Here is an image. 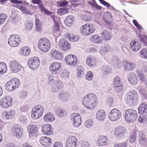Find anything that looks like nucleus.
Masks as SVG:
<instances>
[{
	"label": "nucleus",
	"mask_w": 147,
	"mask_h": 147,
	"mask_svg": "<svg viewBox=\"0 0 147 147\" xmlns=\"http://www.w3.org/2000/svg\"><path fill=\"white\" fill-rule=\"evenodd\" d=\"M97 101L96 95L94 93H90L84 97L82 100V104L86 109L92 111L96 107Z\"/></svg>",
	"instance_id": "1"
},
{
	"label": "nucleus",
	"mask_w": 147,
	"mask_h": 147,
	"mask_svg": "<svg viewBox=\"0 0 147 147\" xmlns=\"http://www.w3.org/2000/svg\"><path fill=\"white\" fill-rule=\"evenodd\" d=\"M44 108L40 105H36L34 106L31 111V117L34 119H39L43 114Z\"/></svg>",
	"instance_id": "2"
},
{
	"label": "nucleus",
	"mask_w": 147,
	"mask_h": 147,
	"mask_svg": "<svg viewBox=\"0 0 147 147\" xmlns=\"http://www.w3.org/2000/svg\"><path fill=\"white\" fill-rule=\"evenodd\" d=\"M125 120L127 123H133L137 119L138 113L135 110L127 109L125 111Z\"/></svg>",
	"instance_id": "3"
},
{
	"label": "nucleus",
	"mask_w": 147,
	"mask_h": 147,
	"mask_svg": "<svg viewBox=\"0 0 147 147\" xmlns=\"http://www.w3.org/2000/svg\"><path fill=\"white\" fill-rule=\"evenodd\" d=\"M139 101L138 94L135 90H133L128 93L126 97V102L129 105L134 106Z\"/></svg>",
	"instance_id": "4"
},
{
	"label": "nucleus",
	"mask_w": 147,
	"mask_h": 147,
	"mask_svg": "<svg viewBox=\"0 0 147 147\" xmlns=\"http://www.w3.org/2000/svg\"><path fill=\"white\" fill-rule=\"evenodd\" d=\"M51 43L50 40L47 38H43L40 39L38 43L39 49L44 53L48 52L50 49Z\"/></svg>",
	"instance_id": "5"
},
{
	"label": "nucleus",
	"mask_w": 147,
	"mask_h": 147,
	"mask_svg": "<svg viewBox=\"0 0 147 147\" xmlns=\"http://www.w3.org/2000/svg\"><path fill=\"white\" fill-rule=\"evenodd\" d=\"M20 84V81L18 79L13 78L6 83L5 87L6 90L9 92H11L18 88Z\"/></svg>",
	"instance_id": "6"
},
{
	"label": "nucleus",
	"mask_w": 147,
	"mask_h": 147,
	"mask_svg": "<svg viewBox=\"0 0 147 147\" xmlns=\"http://www.w3.org/2000/svg\"><path fill=\"white\" fill-rule=\"evenodd\" d=\"M94 26L92 24H86L82 26L81 30L82 34L85 36H88L91 35L95 31Z\"/></svg>",
	"instance_id": "7"
},
{
	"label": "nucleus",
	"mask_w": 147,
	"mask_h": 147,
	"mask_svg": "<svg viewBox=\"0 0 147 147\" xmlns=\"http://www.w3.org/2000/svg\"><path fill=\"white\" fill-rule=\"evenodd\" d=\"M9 66L12 73H17L23 68L22 67L19 62L16 60H12L9 62Z\"/></svg>",
	"instance_id": "8"
},
{
	"label": "nucleus",
	"mask_w": 147,
	"mask_h": 147,
	"mask_svg": "<svg viewBox=\"0 0 147 147\" xmlns=\"http://www.w3.org/2000/svg\"><path fill=\"white\" fill-rule=\"evenodd\" d=\"M21 37L19 35L12 34L9 38L8 43L11 47H17L21 42Z\"/></svg>",
	"instance_id": "9"
},
{
	"label": "nucleus",
	"mask_w": 147,
	"mask_h": 147,
	"mask_svg": "<svg viewBox=\"0 0 147 147\" xmlns=\"http://www.w3.org/2000/svg\"><path fill=\"white\" fill-rule=\"evenodd\" d=\"M121 116V111L118 109L115 108L111 110L109 113V119L111 121H115L119 119Z\"/></svg>",
	"instance_id": "10"
},
{
	"label": "nucleus",
	"mask_w": 147,
	"mask_h": 147,
	"mask_svg": "<svg viewBox=\"0 0 147 147\" xmlns=\"http://www.w3.org/2000/svg\"><path fill=\"white\" fill-rule=\"evenodd\" d=\"M70 119L73 122L74 127H79L82 123L81 117L80 114L77 113H72L70 116Z\"/></svg>",
	"instance_id": "11"
},
{
	"label": "nucleus",
	"mask_w": 147,
	"mask_h": 147,
	"mask_svg": "<svg viewBox=\"0 0 147 147\" xmlns=\"http://www.w3.org/2000/svg\"><path fill=\"white\" fill-rule=\"evenodd\" d=\"M12 102V98L11 97L6 96L0 100V107L2 108L7 109L11 105Z\"/></svg>",
	"instance_id": "12"
},
{
	"label": "nucleus",
	"mask_w": 147,
	"mask_h": 147,
	"mask_svg": "<svg viewBox=\"0 0 147 147\" xmlns=\"http://www.w3.org/2000/svg\"><path fill=\"white\" fill-rule=\"evenodd\" d=\"M40 62L39 58L34 57L29 59L28 61L29 67L33 70H36L39 67Z\"/></svg>",
	"instance_id": "13"
},
{
	"label": "nucleus",
	"mask_w": 147,
	"mask_h": 147,
	"mask_svg": "<svg viewBox=\"0 0 147 147\" xmlns=\"http://www.w3.org/2000/svg\"><path fill=\"white\" fill-rule=\"evenodd\" d=\"M78 140L76 137L69 136L66 140L65 147H76Z\"/></svg>",
	"instance_id": "14"
},
{
	"label": "nucleus",
	"mask_w": 147,
	"mask_h": 147,
	"mask_svg": "<svg viewBox=\"0 0 147 147\" xmlns=\"http://www.w3.org/2000/svg\"><path fill=\"white\" fill-rule=\"evenodd\" d=\"M65 60L67 64L72 66L75 65L77 63L76 57L72 55L66 56Z\"/></svg>",
	"instance_id": "15"
},
{
	"label": "nucleus",
	"mask_w": 147,
	"mask_h": 147,
	"mask_svg": "<svg viewBox=\"0 0 147 147\" xmlns=\"http://www.w3.org/2000/svg\"><path fill=\"white\" fill-rule=\"evenodd\" d=\"M113 85L115 90L117 92L119 93L122 90V83L121 82L120 78L118 76H116L114 78L113 82Z\"/></svg>",
	"instance_id": "16"
},
{
	"label": "nucleus",
	"mask_w": 147,
	"mask_h": 147,
	"mask_svg": "<svg viewBox=\"0 0 147 147\" xmlns=\"http://www.w3.org/2000/svg\"><path fill=\"white\" fill-rule=\"evenodd\" d=\"M60 48L63 51H66L70 48V45L68 42L63 39H61L58 43Z\"/></svg>",
	"instance_id": "17"
},
{
	"label": "nucleus",
	"mask_w": 147,
	"mask_h": 147,
	"mask_svg": "<svg viewBox=\"0 0 147 147\" xmlns=\"http://www.w3.org/2000/svg\"><path fill=\"white\" fill-rule=\"evenodd\" d=\"M61 63L58 62H54L50 65L49 69L51 72L54 74L57 73L60 68Z\"/></svg>",
	"instance_id": "18"
},
{
	"label": "nucleus",
	"mask_w": 147,
	"mask_h": 147,
	"mask_svg": "<svg viewBox=\"0 0 147 147\" xmlns=\"http://www.w3.org/2000/svg\"><path fill=\"white\" fill-rule=\"evenodd\" d=\"M126 133V129L124 127H118L115 129L114 134L115 136L118 137H122L125 136Z\"/></svg>",
	"instance_id": "19"
},
{
	"label": "nucleus",
	"mask_w": 147,
	"mask_h": 147,
	"mask_svg": "<svg viewBox=\"0 0 147 147\" xmlns=\"http://www.w3.org/2000/svg\"><path fill=\"white\" fill-rule=\"evenodd\" d=\"M85 61L86 65L89 67H94L96 65V60L94 57L91 56H87Z\"/></svg>",
	"instance_id": "20"
},
{
	"label": "nucleus",
	"mask_w": 147,
	"mask_h": 147,
	"mask_svg": "<svg viewBox=\"0 0 147 147\" xmlns=\"http://www.w3.org/2000/svg\"><path fill=\"white\" fill-rule=\"evenodd\" d=\"M51 55L52 57L55 60H59L63 58L62 53L55 49L51 50Z\"/></svg>",
	"instance_id": "21"
},
{
	"label": "nucleus",
	"mask_w": 147,
	"mask_h": 147,
	"mask_svg": "<svg viewBox=\"0 0 147 147\" xmlns=\"http://www.w3.org/2000/svg\"><path fill=\"white\" fill-rule=\"evenodd\" d=\"M51 126L49 124L43 125L41 127L42 132L45 134L49 136L53 134V132L51 130Z\"/></svg>",
	"instance_id": "22"
},
{
	"label": "nucleus",
	"mask_w": 147,
	"mask_h": 147,
	"mask_svg": "<svg viewBox=\"0 0 147 147\" xmlns=\"http://www.w3.org/2000/svg\"><path fill=\"white\" fill-rule=\"evenodd\" d=\"M30 131L29 136L30 138H35L36 136L38 131V128L36 125H31L29 126Z\"/></svg>",
	"instance_id": "23"
},
{
	"label": "nucleus",
	"mask_w": 147,
	"mask_h": 147,
	"mask_svg": "<svg viewBox=\"0 0 147 147\" xmlns=\"http://www.w3.org/2000/svg\"><path fill=\"white\" fill-rule=\"evenodd\" d=\"M40 141L42 145L46 147L50 146L53 142L51 139L47 137H42L40 138Z\"/></svg>",
	"instance_id": "24"
},
{
	"label": "nucleus",
	"mask_w": 147,
	"mask_h": 147,
	"mask_svg": "<svg viewBox=\"0 0 147 147\" xmlns=\"http://www.w3.org/2000/svg\"><path fill=\"white\" fill-rule=\"evenodd\" d=\"M12 130L13 135L17 138H19L21 137L23 129L21 127L15 126L12 128Z\"/></svg>",
	"instance_id": "25"
},
{
	"label": "nucleus",
	"mask_w": 147,
	"mask_h": 147,
	"mask_svg": "<svg viewBox=\"0 0 147 147\" xmlns=\"http://www.w3.org/2000/svg\"><path fill=\"white\" fill-rule=\"evenodd\" d=\"M129 47L131 50L136 52L139 50L141 46V44L138 42L134 40L131 41L130 42Z\"/></svg>",
	"instance_id": "26"
},
{
	"label": "nucleus",
	"mask_w": 147,
	"mask_h": 147,
	"mask_svg": "<svg viewBox=\"0 0 147 147\" xmlns=\"http://www.w3.org/2000/svg\"><path fill=\"white\" fill-rule=\"evenodd\" d=\"M129 83L133 85H136L138 82V79L135 74L133 73H130L128 79Z\"/></svg>",
	"instance_id": "27"
},
{
	"label": "nucleus",
	"mask_w": 147,
	"mask_h": 147,
	"mask_svg": "<svg viewBox=\"0 0 147 147\" xmlns=\"http://www.w3.org/2000/svg\"><path fill=\"white\" fill-rule=\"evenodd\" d=\"M135 66V63L133 62L125 61L123 64L124 70L127 71L133 69Z\"/></svg>",
	"instance_id": "28"
},
{
	"label": "nucleus",
	"mask_w": 147,
	"mask_h": 147,
	"mask_svg": "<svg viewBox=\"0 0 147 147\" xmlns=\"http://www.w3.org/2000/svg\"><path fill=\"white\" fill-rule=\"evenodd\" d=\"M43 120L47 122H51L55 120V117L52 113L49 112L46 113L44 116Z\"/></svg>",
	"instance_id": "29"
},
{
	"label": "nucleus",
	"mask_w": 147,
	"mask_h": 147,
	"mask_svg": "<svg viewBox=\"0 0 147 147\" xmlns=\"http://www.w3.org/2000/svg\"><path fill=\"white\" fill-rule=\"evenodd\" d=\"M63 87V85L61 81L57 80L55 82V84L53 86L52 89L53 91L57 92Z\"/></svg>",
	"instance_id": "30"
},
{
	"label": "nucleus",
	"mask_w": 147,
	"mask_h": 147,
	"mask_svg": "<svg viewBox=\"0 0 147 147\" xmlns=\"http://www.w3.org/2000/svg\"><path fill=\"white\" fill-rule=\"evenodd\" d=\"M96 117L97 119L100 121L103 120L106 118V113L104 110H101L97 112Z\"/></svg>",
	"instance_id": "31"
},
{
	"label": "nucleus",
	"mask_w": 147,
	"mask_h": 147,
	"mask_svg": "<svg viewBox=\"0 0 147 147\" xmlns=\"http://www.w3.org/2000/svg\"><path fill=\"white\" fill-rule=\"evenodd\" d=\"M75 20V18L72 15H69L67 17L65 20V24L68 26H71L74 23V22Z\"/></svg>",
	"instance_id": "32"
},
{
	"label": "nucleus",
	"mask_w": 147,
	"mask_h": 147,
	"mask_svg": "<svg viewBox=\"0 0 147 147\" xmlns=\"http://www.w3.org/2000/svg\"><path fill=\"white\" fill-rule=\"evenodd\" d=\"M138 136L139 137V143L142 146L146 145L147 143V140L143 133L142 132H140Z\"/></svg>",
	"instance_id": "33"
},
{
	"label": "nucleus",
	"mask_w": 147,
	"mask_h": 147,
	"mask_svg": "<svg viewBox=\"0 0 147 147\" xmlns=\"http://www.w3.org/2000/svg\"><path fill=\"white\" fill-rule=\"evenodd\" d=\"M16 113L15 111L13 109H11L6 112L5 116L7 119H10L14 117Z\"/></svg>",
	"instance_id": "34"
},
{
	"label": "nucleus",
	"mask_w": 147,
	"mask_h": 147,
	"mask_svg": "<svg viewBox=\"0 0 147 147\" xmlns=\"http://www.w3.org/2000/svg\"><path fill=\"white\" fill-rule=\"evenodd\" d=\"M107 138V136H100L98 138L97 140L99 145L104 146L106 144Z\"/></svg>",
	"instance_id": "35"
},
{
	"label": "nucleus",
	"mask_w": 147,
	"mask_h": 147,
	"mask_svg": "<svg viewBox=\"0 0 147 147\" xmlns=\"http://www.w3.org/2000/svg\"><path fill=\"white\" fill-rule=\"evenodd\" d=\"M30 48L27 46L24 47L20 50V52L22 53V55L25 56L29 55L31 52Z\"/></svg>",
	"instance_id": "36"
},
{
	"label": "nucleus",
	"mask_w": 147,
	"mask_h": 147,
	"mask_svg": "<svg viewBox=\"0 0 147 147\" xmlns=\"http://www.w3.org/2000/svg\"><path fill=\"white\" fill-rule=\"evenodd\" d=\"M101 35L103 39L106 41L110 40L111 38V36L110 33L106 30H103L102 32Z\"/></svg>",
	"instance_id": "37"
},
{
	"label": "nucleus",
	"mask_w": 147,
	"mask_h": 147,
	"mask_svg": "<svg viewBox=\"0 0 147 147\" xmlns=\"http://www.w3.org/2000/svg\"><path fill=\"white\" fill-rule=\"evenodd\" d=\"M101 72L104 75H107L111 73V68L107 65H104L102 67Z\"/></svg>",
	"instance_id": "38"
},
{
	"label": "nucleus",
	"mask_w": 147,
	"mask_h": 147,
	"mask_svg": "<svg viewBox=\"0 0 147 147\" xmlns=\"http://www.w3.org/2000/svg\"><path fill=\"white\" fill-rule=\"evenodd\" d=\"M84 74V68L82 66H79L78 68L77 76L79 78L82 77Z\"/></svg>",
	"instance_id": "39"
},
{
	"label": "nucleus",
	"mask_w": 147,
	"mask_h": 147,
	"mask_svg": "<svg viewBox=\"0 0 147 147\" xmlns=\"http://www.w3.org/2000/svg\"><path fill=\"white\" fill-rule=\"evenodd\" d=\"M94 121L91 119H88L84 122V126L87 129L91 128L94 125Z\"/></svg>",
	"instance_id": "40"
},
{
	"label": "nucleus",
	"mask_w": 147,
	"mask_h": 147,
	"mask_svg": "<svg viewBox=\"0 0 147 147\" xmlns=\"http://www.w3.org/2000/svg\"><path fill=\"white\" fill-rule=\"evenodd\" d=\"M147 109V104L145 102L141 104L138 108L139 113L142 114Z\"/></svg>",
	"instance_id": "41"
},
{
	"label": "nucleus",
	"mask_w": 147,
	"mask_h": 147,
	"mask_svg": "<svg viewBox=\"0 0 147 147\" xmlns=\"http://www.w3.org/2000/svg\"><path fill=\"white\" fill-rule=\"evenodd\" d=\"M33 3L34 4H37L39 5L40 8L42 9H43V6L42 5V2H41V0H32ZM44 11L47 14H49L51 13V12L48 10L43 9Z\"/></svg>",
	"instance_id": "42"
},
{
	"label": "nucleus",
	"mask_w": 147,
	"mask_h": 147,
	"mask_svg": "<svg viewBox=\"0 0 147 147\" xmlns=\"http://www.w3.org/2000/svg\"><path fill=\"white\" fill-rule=\"evenodd\" d=\"M109 50L108 46H103L101 47L100 49V53L102 55H104Z\"/></svg>",
	"instance_id": "43"
},
{
	"label": "nucleus",
	"mask_w": 147,
	"mask_h": 147,
	"mask_svg": "<svg viewBox=\"0 0 147 147\" xmlns=\"http://www.w3.org/2000/svg\"><path fill=\"white\" fill-rule=\"evenodd\" d=\"M0 74H3L7 70V67L5 63L2 62L0 63Z\"/></svg>",
	"instance_id": "44"
},
{
	"label": "nucleus",
	"mask_w": 147,
	"mask_h": 147,
	"mask_svg": "<svg viewBox=\"0 0 147 147\" xmlns=\"http://www.w3.org/2000/svg\"><path fill=\"white\" fill-rule=\"evenodd\" d=\"M68 9L67 8H62L59 9L57 11V13L60 16H62L68 13Z\"/></svg>",
	"instance_id": "45"
},
{
	"label": "nucleus",
	"mask_w": 147,
	"mask_h": 147,
	"mask_svg": "<svg viewBox=\"0 0 147 147\" xmlns=\"http://www.w3.org/2000/svg\"><path fill=\"white\" fill-rule=\"evenodd\" d=\"M81 18L82 20L87 22L90 21L91 20L90 14L88 13L86 14L82 15L81 16Z\"/></svg>",
	"instance_id": "46"
},
{
	"label": "nucleus",
	"mask_w": 147,
	"mask_h": 147,
	"mask_svg": "<svg viewBox=\"0 0 147 147\" xmlns=\"http://www.w3.org/2000/svg\"><path fill=\"white\" fill-rule=\"evenodd\" d=\"M69 72L67 70H63L60 73L61 77L63 79H67L69 76Z\"/></svg>",
	"instance_id": "47"
},
{
	"label": "nucleus",
	"mask_w": 147,
	"mask_h": 147,
	"mask_svg": "<svg viewBox=\"0 0 147 147\" xmlns=\"http://www.w3.org/2000/svg\"><path fill=\"white\" fill-rule=\"evenodd\" d=\"M136 134L135 131H134L131 134L130 137L129 139V142L130 143H133L136 141Z\"/></svg>",
	"instance_id": "48"
},
{
	"label": "nucleus",
	"mask_w": 147,
	"mask_h": 147,
	"mask_svg": "<svg viewBox=\"0 0 147 147\" xmlns=\"http://www.w3.org/2000/svg\"><path fill=\"white\" fill-rule=\"evenodd\" d=\"M19 120L20 122L22 123H26L28 121L27 116L26 115H21L19 117Z\"/></svg>",
	"instance_id": "49"
},
{
	"label": "nucleus",
	"mask_w": 147,
	"mask_h": 147,
	"mask_svg": "<svg viewBox=\"0 0 147 147\" xmlns=\"http://www.w3.org/2000/svg\"><path fill=\"white\" fill-rule=\"evenodd\" d=\"M33 25V22L29 21H27L25 23V28L28 31L31 30V28Z\"/></svg>",
	"instance_id": "50"
},
{
	"label": "nucleus",
	"mask_w": 147,
	"mask_h": 147,
	"mask_svg": "<svg viewBox=\"0 0 147 147\" xmlns=\"http://www.w3.org/2000/svg\"><path fill=\"white\" fill-rule=\"evenodd\" d=\"M58 96L63 101H65L69 99V96L66 93H62V94H59Z\"/></svg>",
	"instance_id": "51"
},
{
	"label": "nucleus",
	"mask_w": 147,
	"mask_h": 147,
	"mask_svg": "<svg viewBox=\"0 0 147 147\" xmlns=\"http://www.w3.org/2000/svg\"><path fill=\"white\" fill-rule=\"evenodd\" d=\"M93 42L95 43H99L101 41V38L100 36H98L97 35H94L92 38Z\"/></svg>",
	"instance_id": "52"
},
{
	"label": "nucleus",
	"mask_w": 147,
	"mask_h": 147,
	"mask_svg": "<svg viewBox=\"0 0 147 147\" xmlns=\"http://www.w3.org/2000/svg\"><path fill=\"white\" fill-rule=\"evenodd\" d=\"M93 73L91 71H88L86 73L85 76V78L87 80L90 81L93 78Z\"/></svg>",
	"instance_id": "53"
},
{
	"label": "nucleus",
	"mask_w": 147,
	"mask_h": 147,
	"mask_svg": "<svg viewBox=\"0 0 147 147\" xmlns=\"http://www.w3.org/2000/svg\"><path fill=\"white\" fill-rule=\"evenodd\" d=\"M140 54L141 57L147 59V49H143L140 52Z\"/></svg>",
	"instance_id": "54"
},
{
	"label": "nucleus",
	"mask_w": 147,
	"mask_h": 147,
	"mask_svg": "<svg viewBox=\"0 0 147 147\" xmlns=\"http://www.w3.org/2000/svg\"><path fill=\"white\" fill-rule=\"evenodd\" d=\"M16 7L19 9L24 13L27 14H29V12L27 11L26 7L23 5H18L16 6Z\"/></svg>",
	"instance_id": "55"
},
{
	"label": "nucleus",
	"mask_w": 147,
	"mask_h": 147,
	"mask_svg": "<svg viewBox=\"0 0 147 147\" xmlns=\"http://www.w3.org/2000/svg\"><path fill=\"white\" fill-rule=\"evenodd\" d=\"M56 114L58 116L61 117L64 115V113L63 110L60 109H57L56 110Z\"/></svg>",
	"instance_id": "56"
},
{
	"label": "nucleus",
	"mask_w": 147,
	"mask_h": 147,
	"mask_svg": "<svg viewBox=\"0 0 147 147\" xmlns=\"http://www.w3.org/2000/svg\"><path fill=\"white\" fill-rule=\"evenodd\" d=\"M138 121L141 123L144 122L145 121H146V113H144V114L141 115L138 118Z\"/></svg>",
	"instance_id": "57"
},
{
	"label": "nucleus",
	"mask_w": 147,
	"mask_h": 147,
	"mask_svg": "<svg viewBox=\"0 0 147 147\" xmlns=\"http://www.w3.org/2000/svg\"><path fill=\"white\" fill-rule=\"evenodd\" d=\"M68 2L66 1H63L62 2L57 1V5L61 7H65L67 5Z\"/></svg>",
	"instance_id": "58"
},
{
	"label": "nucleus",
	"mask_w": 147,
	"mask_h": 147,
	"mask_svg": "<svg viewBox=\"0 0 147 147\" xmlns=\"http://www.w3.org/2000/svg\"><path fill=\"white\" fill-rule=\"evenodd\" d=\"M115 62H116V63L114 65V67L116 68H120L121 65V61L119 59H116Z\"/></svg>",
	"instance_id": "59"
},
{
	"label": "nucleus",
	"mask_w": 147,
	"mask_h": 147,
	"mask_svg": "<svg viewBox=\"0 0 147 147\" xmlns=\"http://www.w3.org/2000/svg\"><path fill=\"white\" fill-rule=\"evenodd\" d=\"M140 93L144 98H147V92L143 89H141L140 91Z\"/></svg>",
	"instance_id": "60"
},
{
	"label": "nucleus",
	"mask_w": 147,
	"mask_h": 147,
	"mask_svg": "<svg viewBox=\"0 0 147 147\" xmlns=\"http://www.w3.org/2000/svg\"><path fill=\"white\" fill-rule=\"evenodd\" d=\"M114 100L113 98L108 97L107 98V102L110 106H111L113 104Z\"/></svg>",
	"instance_id": "61"
},
{
	"label": "nucleus",
	"mask_w": 147,
	"mask_h": 147,
	"mask_svg": "<svg viewBox=\"0 0 147 147\" xmlns=\"http://www.w3.org/2000/svg\"><path fill=\"white\" fill-rule=\"evenodd\" d=\"M104 18L108 20V19H110L112 18V15L108 11H106L105 13Z\"/></svg>",
	"instance_id": "62"
},
{
	"label": "nucleus",
	"mask_w": 147,
	"mask_h": 147,
	"mask_svg": "<svg viewBox=\"0 0 147 147\" xmlns=\"http://www.w3.org/2000/svg\"><path fill=\"white\" fill-rule=\"evenodd\" d=\"M80 146L81 147H89L90 145L87 142L83 141L81 142L80 144Z\"/></svg>",
	"instance_id": "63"
},
{
	"label": "nucleus",
	"mask_w": 147,
	"mask_h": 147,
	"mask_svg": "<svg viewBox=\"0 0 147 147\" xmlns=\"http://www.w3.org/2000/svg\"><path fill=\"white\" fill-rule=\"evenodd\" d=\"M141 41L145 45L147 46V36L145 35H143L141 37Z\"/></svg>",
	"instance_id": "64"
}]
</instances>
